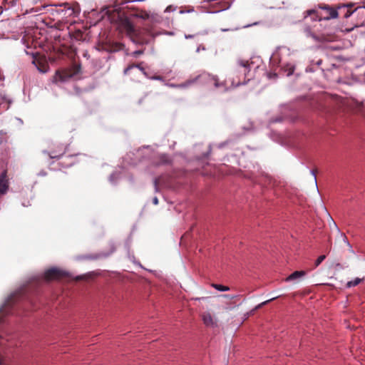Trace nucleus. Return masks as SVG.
Returning a JSON list of instances; mask_svg holds the SVG:
<instances>
[{
	"label": "nucleus",
	"instance_id": "obj_1",
	"mask_svg": "<svg viewBox=\"0 0 365 365\" xmlns=\"http://www.w3.org/2000/svg\"><path fill=\"white\" fill-rule=\"evenodd\" d=\"M31 303L30 289L24 286L11 293L0 307V319L14 315L19 306L23 302Z\"/></svg>",
	"mask_w": 365,
	"mask_h": 365
},
{
	"label": "nucleus",
	"instance_id": "obj_2",
	"mask_svg": "<svg viewBox=\"0 0 365 365\" xmlns=\"http://www.w3.org/2000/svg\"><path fill=\"white\" fill-rule=\"evenodd\" d=\"M252 64L253 63L248 60L241 58L237 60L236 65L232 71V86L243 85L250 81L249 76Z\"/></svg>",
	"mask_w": 365,
	"mask_h": 365
},
{
	"label": "nucleus",
	"instance_id": "obj_3",
	"mask_svg": "<svg viewBox=\"0 0 365 365\" xmlns=\"http://www.w3.org/2000/svg\"><path fill=\"white\" fill-rule=\"evenodd\" d=\"M336 102L339 107L349 109L356 113H360L365 118V106L362 103L341 97L336 98Z\"/></svg>",
	"mask_w": 365,
	"mask_h": 365
},
{
	"label": "nucleus",
	"instance_id": "obj_4",
	"mask_svg": "<svg viewBox=\"0 0 365 365\" xmlns=\"http://www.w3.org/2000/svg\"><path fill=\"white\" fill-rule=\"evenodd\" d=\"M195 82L205 83H212L216 88H225V85L223 82H220L217 76H213L207 73H203L197 76L195 78L191 81H187L186 85Z\"/></svg>",
	"mask_w": 365,
	"mask_h": 365
},
{
	"label": "nucleus",
	"instance_id": "obj_5",
	"mask_svg": "<svg viewBox=\"0 0 365 365\" xmlns=\"http://www.w3.org/2000/svg\"><path fill=\"white\" fill-rule=\"evenodd\" d=\"M122 25L127 35H128L134 42L141 44L147 43V41L140 38V31L135 28L133 24L128 19H125Z\"/></svg>",
	"mask_w": 365,
	"mask_h": 365
},
{
	"label": "nucleus",
	"instance_id": "obj_6",
	"mask_svg": "<svg viewBox=\"0 0 365 365\" xmlns=\"http://www.w3.org/2000/svg\"><path fill=\"white\" fill-rule=\"evenodd\" d=\"M68 274L58 268H51L48 270H46L44 273V278L45 279L50 281L53 279H61L64 277H68Z\"/></svg>",
	"mask_w": 365,
	"mask_h": 365
},
{
	"label": "nucleus",
	"instance_id": "obj_7",
	"mask_svg": "<svg viewBox=\"0 0 365 365\" xmlns=\"http://www.w3.org/2000/svg\"><path fill=\"white\" fill-rule=\"evenodd\" d=\"M349 6H351V5L339 6L338 9H336L339 12V15H343L344 18H349L353 13L357 12L359 15L365 16L364 8L359 7L351 11L350 8H349Z\"/></svg>",
	"mask_w": 365,
	"mask_h": 365
},
{
	"label": "nucleus",
	"instance_id": "obj_8",
	"mask_svg": "<svg viewBox=\"0 0 365 365\" xmlns=\"http://www.w3.org/2000/svg\"><path fill=\"white\" fill-rule=\"evenodd\" d=\"M210 6L215 10V12L226 10L230 6L229 0H211Z\"/></svg>",
	"mask_w": 365,
	"mask_h": 365
},
{
	"label": "nucleus",
	"instance_id": "obj_9",
	"mask_svg": "<svg viewBox=\"0 0 365 365\" xmlns=\"http://www.w3.org/2000/svg\"><path fill=\"white\" fill-rule=\"evenodd\" d=\"M9 189V179L7 178V171L4 170L0 175V195H4Z\"/></svg>",
	"mask_w": 365,
	"mask_h": 365
},
{
	"label": "nucleus",
	"instance_id": "obj_10",
	"mask_svg": "<svg viewBox=\"0 0 365 365\" xmlns=\"http://www.w3.org/2000/svg\"><path fill=\"white\" fill-rule=\"evenodd\" d=\"M326 12V16H323V19L329 20L331 19L336 18L339 16V12L336 9L329 7V6H324L322 7Z\"/></svg>",
	"mask_w": 365,
	"mask_h": 365
},
{
	"label": "nucleus",
	"instance_id": "obj_11",
	"mask_svg": "<svg viewBox=\"0 0 365 365\" xmlns=\"http://www.w3.org/2000/svg\"><path fill=\"white\" fill-rule=\"evenodd\" d=\"M123 47L124 45L121 43L113 42L106 44L104 49L108 52L113 53L122 50Z\"/></svg>",
	"mask_w": 365,
	"mask_h": 365
},
{
	"label": "nucleus",
	"instance_id": "obj_12",
	"mask_svg": "<svg viewBox=\"0 0 365 365\" xmlns=\"http://www.w3.org/2000/svg\"><path fill=\"white\" fill-rule=\"evenodd\" d=\"M131 15L133 16L140 18V19H142L144 20L149 19L150 18L153 19V15H150V14L148 12H147L146 11H144V10L136 9L131 14Z\"/></svg>",
	"mask_w": 365,
	"mask_h": 365
},
{
	"label": "nucleus",
	"instance_id": "obj_13",
	"mask_svg": "<svg viewBox=\"0 0 365 365\" xmlns=\"http://www.w3.org/2000/svg\"><path fill=\"white\" fill-rule=\"evenodd\" d=\"M305 275V271H295L287 277L286 281H298Z\"/></svg>",
	"mask_w": 365,
	"mask_h": 365
},
{
	"label": "nucleus",
	"instance_id": "obj_14",
	"mask_svg": "<svg viewBox=\"0 0 365 365\" xmlns=\"http://www.w3.org/2000/svg\"><path fill=\"white\" fill-rule=\"evenodd\" d=\"M143 62H140L139 63H131L128 65L125 69H124V74L128 75L129 74V72L130 70H132L134 68H138L140 69L142 72L145 73V68L142 66Z\"/></svg>",
	"mask_w": 365,
	"mask_h": 365
},
{
	"label": "nucleus",
	"instance_id": "obj_15",
	"mask_svg": "<svg viewBox=\"0 0 365 365\" xmlns=\"http://www.w3.org/2000/svg\"><path fill=\"white\" fill-rule=\"evenodd\" d=\"M268 302H269V300L265 301V302H262V303H261V304H258L257 306H256L254 309H252V310H250V312H247V313H245V314H244V317H245V319H247L249 317L254 316V314H255V311H256L257 309H259V308L262 307L263 305L266 304Z\"/></svg>",
	"mask_w": 365,
	"mask_h": 365
},
{
	"label": "nucleus",
	"instance_id": "obj_16",
	"mask_svg": "<svg viewBox=\"0 0 365 365\" xmlns=\"http://www.w3.org/2000/svg\"><path fill=\"white\" fill-rule=\"evenodd\" d=\"M71 74H68L67 72H61V71H57L56 73V76L58 78V79L61 81H65L69 78L71 77Z\"/></svg>",
	"mask_w": 365,
	"mask_h": 365
},
{
	"label": "nucleus",
	"instance_id": "obj_17",
	"mask_svg": "<svg viewBox=\"0 0 365 365\" xmlns=\"http://www.w3.org/2000/svg\"><path fill=\"white\" fill-rule=\"evenodd\" d=\"M65 8L66 9L65 10V15L68 16H76V14L78 12L74 8L69 6L68 4L65 5Z\"/></svg>",
	"mask_w": 365,
	"mask_h": 365
},
{
	"label": "nucleus",
	"instance_id": "obj_18",
	"mask_svg": "<svg viewBox=\"0 0 365 365\" xmlns=\"http://www.w3.org/2000/svg\"><path fill=\"white\" fill-rule=\"evenodd\" d=\"M363 279H364L356 277L354 280L348 282L346 283V287L349 288L351 287H355V286L358 285L359 284H360L363 281Z\"/></svg>",
	"mask_w": 365,
	"mask_h": 365
},
{
	"label": "nucleus",
	"instance_id": "obj_19",
	"mask_svg": "<svg viewBox=\"0 0 365 365\" xmlns=\"http://www.w3.org/2000/svg\"><path fill=\"white\" fill-rule=\"evenodd\" d=\"M58 154H56L53 152L51 153H47L48 156L51 158H58L60 156H61L64 153V148L63 147H61L58 150Z\"/></svg>",
	"mask_w": 365,
	"mask_h": 365
},
{
	"label": "nucleus",
	"instance_id": "obj_20",
	"mask_svg": "<svg viewBox=\"0 0 365 365\" xmlns=\"http://www.w3.org/2000/svg\"><path fill=\"white\" fill-rule=\"evenodd\" d=\"M212 287L220 292H226L230 290V287L218 284H212Z\"/></svg>",
	"mask_w": 365,
	"mask_h": 365
},
{
	"label": "nucleus",
	"instance_id": "obj_21",
	"mask_svg": "<svg viewBox=\"0 0 365 365\" xmlns=\"http://www.w3.org/2000/svg\"><path fill=\"white\" fill-rule=\"evenodd\" d=\"M83 34L81 30L76 31L73 34V37L78 41L81 40L83 38Z\"/></svg>",
	"mask_w": 365,
	"mask_h": 365
},
{
	"label": "nucleus",
	"instance_id": "obj_22",
	"mask_svg": "<svg viewBox=\"0 0 365 365\" xmlns=\"http://www.w3.org/2000/svg\"><path fill=\"white\" fill-rule=\"evenodd\" d=\"M326 258V256L325 255H321L319 256L316 262H315V267H318L324 260V259Z\"/></svg>",
	"mask_w": 365,
	"mask_h": 365
},
{
	"label": "nucleus",
	"instance_id": "obj_23",
	"mask_svg": "<svg viewBox=\"0 0 365 365\" xmlns=\"http://www.w3.org/2000/svg\"><path fill=\"white\" fill-rule=\"evenodd\" d=\"M221 297L226 298V299H229L230 300L237 298V295H229V294H222V295H221Z\"/></svg>",
	"mask_w": 365,
	"mask_h": 365
},
{
	"label": "nucleus",
	"instance_id": "obj_24",
	"mask_svg": "<svg viewBox=\"0 0 365 365\" xmlns=\"http://www.w3.org/2000/svg\"><path fill=\"white\" fill-rule=\"evenodd\" d=\"M143 53V50H138V51H135L134 52H133L132 55L134 57H138V56H140V55H141Z\"/></svg>",
	"mask_w": 365,
	"mask_h": 365
},
{
	"label": "nucleus",
	"instance_id": "obj_25",
	"mask_svg": "<svg viewBox=\"0 0 365 365\" xmlns=\"http://www.w3.org/2000/svg\"><path fill=\"white\" fill-rule=\"evenodd\" d=\"M340 235H341V237L342 238V240H344V242L345 243H346L348 245H349V242L347 240V237L345 236V235L341 233Z\"/></svg>",
	"mask_w": 365,
	"mask_h": 365
},
{
	"label": "nucleus",
	"instance_id": "obj_26",
	"mask_svg": "<svg viewBox=\"0 0 365 365\" xmlns=\"http://www.w3.org/2000/svg\"><path fill=\"white\" fill-rule=\"evenodd\" d=\"M206 326H213L214 325V321L210 320V321H205Z\"/></svg>",
	"mask_w": 365,
	"mask_h": 365
},
{
	"label": "nucleus",
	"instance_id": "obj_27",
	"mask_svg": "<svg viewBox=\"0 0 365 365\" xmlns=\"http://www.w3.org/2000/svg\"><path fill=\"white\" fill-rule=\"evenodd\" d=\"M293 73H294V68H293V67H292V68H289V72H288V74H287V75H288V76H290V75H292Z\"/></svg>",
	"mask_w": 365,
	"mask_h": 365
},
{
	"label": "nucleus",
	"instance_id": "obj_28",
	"mask_svg": "<svg viewBox=\"0 0 365 365\" xmlns=\"http://www.w3.org/2000/svg\"><path fill=\"white\" fill-rule=\"evenodd\" d=\"M153 201L155 205H157L158 203V199L156 197L153 198Z\"/></svg>",
	"mask_w": 365,
	"mask_h": 365
},
{
	"label": "nucleus",
	"instance_id": "obj_29",
	"mask_svg": "<svg viewBox=\"0 0 365 365\" xmlns=\"http://www.w3.org/2000/svg\"><path fill=\"white\" fill-rule=\"evenodd\" d=\"M207 299H208L207 297H200V298H196L195 299L205 301Z\"/></svg>",
	"mask_w": 365,
	"mask_h": 365
},
{
	"label": "nucleus",
	"instance_id": "obj_30",
	"mask_svg": "<svg viewBox=\"0 0 365 365\" xmlns=\"http://www.w3.org/2000/svg\"><path fill=\"white\" fill-rule=\"evenodd\" d=\"M193 35H185V38H193Z\"/></svg>",
	"mask_w": 365,
	"mask_h": 365
},
{
	"label": "nucleus",
	"instance_id": "obj_31",
	"mask_svg": "<svg viewBox=\"0 0 365 365\" xmlns=\"http://www.w3.org/2000/svg\"><path fill=\"white\" fill-rule=\"evenodd\" d=\"M222 31H233V29H222Z\"/></svg>",
	"mask_w": 365,
	"mask_h": 365
},
{
	"label": "nucleus",
	"instance_id": "obj_32",
	"mask_svg": "<svg viewBox=\"0 0 365 365\" xmlns=\"http://www.w3.org/2000/svg\"><path fill=\"white\" fill-rule=\"evenodd\" d=\"M82 278H83V277L79 276V277H76V280L78 281V280L81 279Z\"/></svg>",
	"mask_w": 365,
	"mask_h": 365
},
{
	"label": "nucleus",
	"instance_id": "obj_33",
	"mask_svg": "<svg viewBox=\"0 0 365 365\" xmlns=\"http://www.w3.org/2000/svg\"><path fill=\"white\" fill-rule=\"evenodd\" d=\"M312 173H313V175H314V180H315V182H317V178H316V175H315V174H314V170H312Z\"/></svg>",
	"mask_w": 365,
	"mask_h": 365
},
{
	"label": "nucleus",
	"instance_id": "obj_34",
	"mask_svg": "<svg viewBox=\"0 0 365 365\" xmlns=\"http://www.w3.org/2000/svg\"><path fill=\"white\" fill-rule=\"evenodd\" d=\"M308 13H309V14H311L312 13H314V10H311V11H308Z\"/></svg>",
	"mask_w": 365,
	"mask_h": 365
}]
</instances>
